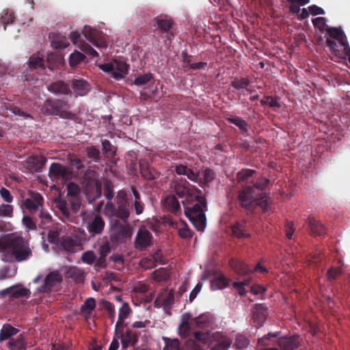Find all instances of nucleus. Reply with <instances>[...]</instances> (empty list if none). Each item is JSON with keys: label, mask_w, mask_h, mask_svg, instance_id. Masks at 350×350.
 <instances>
[{"label": "nucleus", "mask_w": 350, "mask_h": 350, "mask_svg": "<svg viewBox=\"0 0 350 350\" xmlns=\"http://www.w3.org/2000/svg\"><path fill=\"white\" fill-rule=\"evenodd\" d=\"M85 191L88 200L92 202L102 196V185L100 181L94 182L92 185H85Z\"/></svg>", "instance_id": "21"}, {"label": "nucleus", "mask_w": 350, "mask_h": 350, "mask_svg": "<svg viewBox=\"0 0 350 350\" xmlns=\"http://www.w3.org/2000/svg\"><path fill=\"white\" fill-rule=\"evenodd\" d=\"M59 245L68 252H75L80 247L81 241L77 237L65 236L61 238Z\"/></svg>", "instance_id": "22"}, {"label": "nucleus", "mask_w": 350, "mask_h": 350, "mask_svg": "<svg viewBox=\"0 0 350 350\" xmlns=\"http://www.w3.org/2000/svg\"><path fill=\"white\" fill-rule=\"evenodd\" d=\"M152 277L157 282H163L168 279L169 275L164 268H160L152 273Z\"/></svg>", "instance_id": "53"}, {"label": "nucleus", "mask_w": 350, "mask_h": 350, "mask_svg": "<svg viewBox=\"0 0 350 350\" xmlns=\"http://www.w3.org/2000/svg\"><path fill=\"white\" fill-rule=\"evenodd\" d=\"M230 267L240 275H247L252 272L260 271L261 273H266L267 270L265 267L257 264L253 269H250L247 265L238 259L231 258L229 260Z\"/></svg>", "instance_id": "10"}, {"label": "nucleus", "mask_w": 350, "mask_h": 350, "mask_svg": "<svg viewBox=\"0 0 350 350\" xmlns=\"http://www.w3.org/2000/svg\"><path fill=\"white\" fill-rule=\"evenodd\" d=\"M269 182V179L261 178L252 186L246 187L243 189L239 195L241 206L247 210H253L256 206H259L264 211H267L269 202L264 191Z\"/></svg>", "instance_id": "2"}, {"label": "nucleus", "mask_w": 350, "mask_h": 350, "mask_svg": "<svg viewBox=\"0 0 350 350\" xmlns=\"http://www.w3.org/2000/svg\"><path fill=\"white\" fill-rule=\"evenodd\" d=\"M250 81L247 78H236L231 82V85L237 90L247 89Z\"/></svg>", "instance_id": "50"}, {"label": "nucleus", "mask_w": 350, "mask_h": 350, "mask_svg": "<svg viewBox=\"0 0 350 350\" xmlns=\"http://www.w3.org/2000/svg\"><path fill=\"white\" fill-rule=\"evenodd\" d=\"M326 32L330 38L337 40L340 46L343 48L345 47L346 51H350V46L349 45L347 36L340 28L327 27Z\"/></svg>", "instance_id": "18"}, {"label": "nucleus", "mask_w": 350, "mask_h": 350, "mask_svg": "<svg viewBox=\"0 0 350 350\" xmlns=\"http://www.w3.org/2000/svg\"><path fill=\"white\" fill-rule=\"evenodd\" d=\"M105 223L103 217L100 215H95L88 222L87 228L92 235L100 234L105 228Z\"/></svg>", "instance_id": "19"}, {"label": "nucleus", "mask_w": 350, "mask_h": 350, "mask_svg": "<svg viewBox=\"0 0 350 350\" xmlns=\"http://www.w3.org/2000/svg\"><path fill=\"white\" fill-rule=\"evenodd\" d=\"M312 23L314 27L319 29L320 31L323 32L324 31H326L327 28L328 27L326 24V19L325 17H317L312 19Z\"/></svg>", "instance_id": "57"}, {"label": "nucleus", "mask_w": 350, "mask_h": 350, "mask_svg": "<svg viewBox=\"0 0 350 350\" xmlns=\"http://www.w3.org/2000/svg\"><path fill=\"white\" fill-rule=\"evenodd\" d=\"M60 56L55 53H51L48 55L46 62L49 64L47 67L50 70H53L54 64L60 61Z\"/></svg>", "instance_id": "62"}, {"label": "nucleus", "mask_w": 350, "mask_h": 350, "mask_svg": "<svg viewBox=\"0 0 350 350\" xmlns=\"http://www.w3.org/2000/svg\"><path fill=\"white\" fill-rule=\"evenodd\" d=\"M153 21L155 23L154 26L157 27V29L160 30L163 33H167V40H171V37L174 36L173 33H168L173 25V21L171 18L166 15H161L154 17L153 18Z\"/></svg>", "instance_id": "15"}, {"label": "nucleus", "mask_w": 350, "mask_h": 350, "mask_svg": "<svg viewBox=\"0 0 350 350\" xmlns=\"http://www.w3.org/2000/svg\"><path fill=\"white\" fill-rule=\"evenodd\" d=\"M28 68L29 70H44V55H41L39 53L31 55L28 60Z\"/></svg>", "instance_id": "25"}, {"label": "nucleus", "mask_w": 350, "mask_h": 350, "mask_svg": "<svg viewBox=\"0 0 350 350\" xmlns=\"http://www.w3.org/2000/svg\"><path fill=\"white\" fill-rule=\"evenodd\" d=\"M46 159L42 156H33L29 158L27 163L31 170L36 172H40L45 165Z\"/></svg>", "instance_id": "31"}, {"label": "nucleus", "mask_w": 350, "mask_h": 350, "mask_svg": "<svg viewBox=\"0 0 350 350\" xmlns=\"http://www.w3.org/2000/svg\"><path fill=\"white\" fill-rule=\"evenodd\" d=\"M139 165L140 174L144 178L148 180H153L159 178L160 173L154 168H151L146 161L140 160Z\"/></svg>", "instance_id": "20"}, {"label": "nucleus", "mask_w": 350, "mask_h": 350, "mask_svg": "<svg viewBox=\"0 0 350 350\" xmlns=\"http://www.w3.org/2000/svg\"><path fill=\"white\" fill-rule=\"evenodd\" d=\"M193 321L196 327L203 329V331L194 332V340H188L187 345L191 344L196 350H200L201 348L196 344L198 342L202 345H207L211 348V350H219V334L217 332L211 333L215 323L213 315L210 312L203 313L193 319Z\"/></svg>", "instance_id": "1"}, {"label": "nucleus", "mask_w": 350, "mask_h": 350, "mask_svg": "<svg viewBox=\"0 0 350 350\" xmlns=\"http://www.w3.org/2000/svg\"><path fill=\"white\" fill-rule=\"evenodd\" d=\"M41 109L46 115L56 116L63 119L73 120L75 118V115L70 111L69 103L62 99H47Z\"/></svg>", "instance_id": "5"}, {"label": "nucleus", "mask_w": 350, "mask_h": 350, "mask_svg": "<svg viewBox=\"0 0 350 350\" xmlns=\"http://www.w3.org/2000/svg\"><path fill=\"white\" fill-rule=\"evenodd\" d=\"M96 308V300L93 297H89L86 299L83 305H81L80 308V312L82 314H88L90 315L92 312Z\"/></svg>", "instance_id": "39"}, {"label": "nucleus", "mask_w": 350, "mask_h": 350, "mask_svg": "<svg viewBox=\"0 0 350 350\" xmlns=\"http://www.w3.org/2000/svg\"><path fill=\"white\" fill-rule=\"evenodd\" d=\"M104 196L108 202H111L114 196L113 186L112 183L107 180L104 183Z\"/></svg>", "instance_id": "52"}, {"label": "nucleus", "mask_w": 350, "mask_h": 350, "mask_svg": "<svg viewBox=\"0 0 350 350\" xmlns=\"http://www.w3.org/2000/svg\"><path fill=\"white\" fill-rule=\"evenodd\" d=\"M131 312V309L128 303H124L119 309L118 317L120 320H125Z\"/></svg>", "instance_id": "58"}, {"label": "nucleus", "mask_w": 350, "mask_h": 350, "mask_svg": "<svg viewBox=\"0 0 350 350\" xmlns=\"http://www.w3.org/2000/svg\"><path fill=\"white\" fill-rule=\"evenodd\" d=\"M174 302V295L172 290L164 288L157 295L154 300V306L155 308H161V306L165 308L171 307Z\"/></svg>", "instance_id": "16"}, {"label": "nucleus", "mask_w": 350, "mask_h": 350, "mask_svg": "<svg viewBox=\"0 0 350 350\" xmlns=\"http://www.w3.org/2000/svg\"><path fill=\"white\" fill-rule=\"evenodd\" d=\"M153 78L152 74L150 72L146 73L144 75H141L137 77L133 82V84L136 85H142L148 83Z\"/></svg>", "instance_id": "54"}, {"label": "nucleus", "mask_w": 350, "mask_h": 350, "mask_svg": "<svg viewBox=\"0 0 350 350\" xmlns=\"http://www.w3.org/2000/svg\"><path fill=\"white\" fill-rule=\"evenodd\" d=\"M68 194H72L69 200V204L66 201L60 200L57 204V207L62 214L64 222H74L76 219L75 215L79 211L81 206L80 200L75 195L77 193L79 188L75 184L71 183L68 186Z\"/></svg>", "instance_id": "4"}, {"label": "nucleus", "mask_w": 350, "mask_h": 350, "mask_svg": "<svg viewBox=\"0 0 350 350\" xmlns=\"http://www.w3.org/2000/svg\"><path fill=\"white\" fill-rule=\"evenodd\" d=\"M138 334L131 329H127L125 333L123 332V336H116L122 339V345L123 348H126L129 345L135 346L138 342Z\"/></svg>", "instance_id": "27"}, {"label": "nucleus", "mask_w": 350, "mask_h": 350, "mask_svg": "<svg viewBox=\"0 0 350 350\" xmlns=\"http://www.w3.org/2000/svg\"><path fill=\"white\" fill-rule=\"evenodd\" d=\"M18 329L12 327L10 324H4L0 331V341L5 340L11 336L16 335Z\"/></svg>", "instance_id": "37"}, {"label": "nucleus", "mask_w": 350, "mask_h": 350, "mask_svg": "<svg viewBox=\"0 0 350 350\" xmlns=\"http://www.w3.org/2000/svg\"><path fill=\"white\" fill-rule=\"evenodd\" d=\"M151 258L152 260H154L156 266L157 264L165 265L166 263L165 259L163 255L162 251L161 249H158L156 252H153L151 254Z\"/></svg>", "instance_id": "59"}, {"label": "nucleus", "mask_w": 350, "mask_h": 350, "mask_svg": "<svg viewBox=\"0 0 350 350\" xmlns=\"http://www.w3.org/2000/svg\"><path fill=\"white\" fill-rule=\"evenodd\" d=\"M14 216V207L10 204H0V217L12 218Z\"/></svg>", "instance_id": "48"}, {"label": "nucleus", "mask_w": 350, "mask_h": 350, "mask_svg": "<svg viewBox=\"0 0 350 350\" xmlns=\"http://www.w3.org/2000/svg\"><path fill=\"white\" fill-rule=\"evenodd\" d=\"M74 172L59 163H52L49 169V176L51 180L68 181L73 178Z\"/></svg>", "instance_id": "9"}, {"label": "nucleus", "mask_w": 350, "mask_h": 350, "mask_svg": "<svg viewBox=\"0 0 350 350\" xmlns=\"http://www.w3.org/2000/svg\"><path fill=\"white\" fill-rule=\"evenodd\" d=\"M277 344L282 350H294L300 345V337L299 335L279 337Z\"/></svg>", "instance_id": "17"}, {"label": "nucleus", "mask_w": 350, "mask_h": 350, "mask_svg": "<svg viewBox=\"0 0 350 350\" xmlns=\"http://www.w3.org/2000/svg\"><path fill=\"white\" fill-rule=\"evenodd\" d=\"M192 223L196 230L198 231H204L206 227V216L204 213H198L197 215L187 217Z\"/></svg>", "instance_id": "33"}, {"label": "nucleus", "mask_w": 350, "mask_h": 350, "mask_svg": "<svg viewBox=\"0 0 350 350\" xmlns=\"http://www.w3.org/2000/svg\"><path fill=\"white\" fill-rule=\"evenodd\" d=\"M228 120L230 121V122L238 126L242 133L247 132V123L245 120H243L239 117L228 118Z\"/></svg>", "instance_id": "49"}, {"label": "nucleus", "mask_w": 350, "mask_h": 350, "mask_svg": "<svg viewBox=\"0 0 350 350\" xmlns=\"http://www.w3.org/2000/svg\"><path fill=\"white\" fill-rule=\"evenodd\" d=\"M72 87L77 96L86 95L90 90V84L83 79H75L72 81Z\"/></svg>", "instance_id": "26"}, {"label": "nucleus", "mask_w": 350, "mask_h": 350, "mask_svg": "<svg viewBox=\"0 0 350 350\" xmlns=\"http://www.w3.org/2000/svg\"><path fill=\"white\" fill-rule=\"evenodd\" d=\"M69 165L71 168L75 169L77 172H82L85 168L83 161L78 158H71L69 161Z\"/></svg>", "instance_id": "60"}, {"label": "nucleus", "mask_w": 350, "mask_h": 350, "mask_svg": "<svg viewBox=\"0 0 350 350\" xmlns=\"http://www.w3.org/2000/svg\"><path fill=\"white\" fill-rule=\"evenodd\" d=\"M167 208L172 213L178 215L180 213V206L175 196H168L165 199Z\"/></svg>", "instance_id": "34"}, {"label": "nucleus", "mask_w": 350, "mask_h": 350, "mask_svg": "<svg viewBox=\"0 0 350 350\" xmlns=\"http://www.w3.org/2000/svg\"><path fill=\"white\" fill-rule=\"evenodd\" d=\"M250 283H251V278H249L244 280L243 282H234L232 283V285H233V287L235 288L238 291L239 294L241 296H243L247 293L244 286L250 285Z\"/></svg>", "instance_id": "47"}, {"label": "nucleus", "mask_w": 350, "mask_h": 350, "mask_svg": "<svg viewBox=\"0 0 350 350\" xmlns=\"http://www.w3.org/2000/svg\"><path fill=\"white\" fill-rule=\"evenodd\" d=\"M60 231L57 228H53L50 230L48 233L47 239L49 242L55 245H59L61 238H59Z\"/></svg>", "instance_id": "44"}, {"label": "nucleus", "mask_w": 350, "mask_h": 350, "mask_svg": "<svg viewBox=\"0 0 350 350\" xmlns=\"http://www.w3.org/2000/svg\"><path fill=\"white\" fill-rule=\"evenodd\" d=\"M38 217L40 219L39 226H40L42 228H48L52 224V216L48 211L44 210L43 208L40 209Z\"/></svg>", "instance_id": "40"}, {"label": "nucleus", "mask_w": 350, "mask_h": 350, "mask_svg": "<svg viewBox=\"0 0 350 350\" xmlns=\"http://www.w3.org/2000/svg\"><path fill=\"white\" fill-rule=\"evenodd\" d=\"M81 260L83 262L87 263L88 265H92L94 262L96 260V256L92 251H88L84 252L82 254Z\"/></svg>", "instance_id": "63"}, {"label": "nucleus", "mask_w": 350, "mask_h": 350, "mask_svg": "<svg viewBox=\"0 0 350 350\" xmlns=\"http://www.w3.org/2000/svg\"><path fill=\"white\" fill-rule=\"evenodd\" d=\"M111 230V239L118 243H125L133 234L132 227L129 224H123L117 219L112 221Z\"/></svg>", "instance_id": "8"}, {"label": "nucleus", "mask_w": 350, "mask_h": 350, "mask_svg": "<svg viewBox=\"0 0 350 350\" xmlns=\"http://www.w3.org/2000/svg\"><path fill=\"white\" fill-rule=\"evenodd\" d=\"M51 45L54 49H59L67 47L69 43L65 37H57L51 40Z\"/></svg>", "instance_id": "45"}, {"label": "nucleus", "mask_w": 350, "mask_h": 350, "mask_svg": "<svg viewBox=\"0 0 350 350\" xmlns=\"http://www.w3.org/2000/svg\"><path fill=\"white\" fill-rule=\"evenodd\" d=\"M87 157L92 159L95 162H98L100 159V150L95 146H88L85 149Z\"/></svg>", "instance_id": "46"}, {"label": "nucleus", "mask_w": 350, "mask_h": 350, "mask_svg": "<svg viewBox=\"0 0 350 350\" xmlns=\"http://www.w3.org/2000/svg\"><path fill=\"white\" fill-rule=\"evenodd\" d=\"M83 34L85 38L92 44L98 48H106L107 44L103 38V33L91 28L90 26H85Z\"/></svg>", "instance_id": "12"}, {"label": "nucleus", "mask_w": 350, "mask_h": 350, "mask_svg": "<svg viewBox=\"0 0 350 350\" xmlns=\"http://www.w3.org/2000/svg\"><path fill=\"white\" fill-rule=\"evenodd\" d=\"M182 204L186 217L202 213L206 211V200L202 196L200 189L196 190L192 196H189L187 200H183Z\"/></svg>", "instance_id": "6"}, {"label": "nucleus", "mask_w": 350, "mask_h": 350, "mask_svg": "<svg viewBox=\"0 0 350 350\" xmlns=\"http://www.w3.org/2000/svg\"><path fill=\"white\" fill-rule=\"evenodd\" d=\"M327 46L329 49L332 53L336 57L342 58V54L340 51L338 49L336 42L331 39H327L325 41Z\"/></svg>", "instance_id": "55"}, {"label": "nucleus", "mask_w": 350, "mask_h": 350, "mask_svg": "<svg viewBox=\"0 0 350 350\" xmlns=\"http://www.w3.org/2000/svg\"><path fill=\"white\" fill-rule=\"evenodd\" d=\"M342 273V269L337 267H331L327 273V278L329 281L336 280V278Z\"/></svg>", "instance_id": "64"}, {"label": "nucleus", "mask_w": 350, "mask_h": 350, "mask_svg": "<svg viewBox=\"0 0 350 350\" xmlns=\"http://www.w3.org/2000/svg\"><path fill=\"white\" fill-rule=\"evenodd\" d=\"M261 105H268L270 107H280V104L277 99L271 96H267L265 99L260 100Z\"/></svg>", "instance_id": "61"}, {"label": "nucleus", "mask_w": 350, "mask_h": 350, "mask_svg": "<svg viewBox=\"0 0 350 350\" xmlns=\"http://www.w3.org/2000/svg\"><path fill=\"white\" fill-rule=\"evenodd\" d=\"M85 58V56L79 51H75L70 54L69 63L70 66L75 67L81 63Z\"/></svg>", "instance_id": "43"}, {"label": "nucleus", "mask_w": 350, "mask_h": 350, "mask_svg": "<svg viewBox=\"0 0 350 350\" xmlns=\"http://www.w3.org/2000/svg\"><path fill=\"white\" fill-rule=\"evenodd\" d=\"M2 297L9 296L10 299H18L21 297L28 298L30 297L31 291L21 284L14 285L2 290L0 292Z\"/></svg>", "instance_id": "14"}, {"label": "nucleus", "mask_w": 350, "mask_h": 350, "mask_svg": "<svg viewBox=\"0 0 350 350\" xmlns=\"http://www.w3.org/2000/svg\"><path fill=\"white\" fill-rule=\"evenodd\" d=\"M198 189L196 187L191 188L188 183L185 185L177 184L174 187L176 194L180 198H185V200H187V197L192 196Z\"/></svg>", "instance_id": "30"}, {"label": "nucleus", "mask_w": 350, "mask_h": 350, "mask_svg": "<svg viewBox=\"0 0 350 350\" xmlns=\"http://www.w3.org/2000/svg\"><path fill=\"white\" fill-rule=\"evenodd\" d=\"M308 225L311 232L317 236H321L326 232V228L314 219H309Z\"/></svg>", "instance_id": "36"}, {"label": "nucleus", "mask_w": 350, "mask_h": 350, "mask_svg": "<svg viewBox=\"0 0 350 350\" xmlns=\"http://www.w3.org/2000/svg\"><path fill=\"white\" fill-rule=\"evenodd\" d=\"M215 178V173L210 168H206L200 173V186L204 187L208 185Z\"/></svg>", "instance_id": "38"}, {"label": "nucleus", "mask_w": 350, "mask_h": 350, "mask_svg": "<svg viewBox=\"0 0 350 350\" xmlns=\"http://www.w3.org/2000/svg\"><path fill=\"white\" fill-rule=\"evenodd\" d=\"M114 72L112 73V77L119 81L122 79L127 74L129 65L121 60H114Z\"/></svg>", "instance_id": "24"}, {"label": "nucleus", "mask_w": 350, "mask_h": 350, "mask_svg": "<svg viewBox=\"0 0 350 350\" xmlns=\"http://www.w3.org/2000/svg\"><path fill=\"white\" fill-rule=\"evenodd\" d=\"M253 319L258 325H262L267 316V308L262 304H256L253 311Z\"/></svg>", "instance_id": "28"}, {"label": "nucleus", "mask_w": 350, "mask_h": 350, "mask_svg": "<svg viewBox=\"0 0 350 350\" xmlns=\"http://www.w3.org/2000/svg\"><path fill=\"white\" fill-rule=\"evenodd\" d=\"M232 231L234 236L238 238H245L250 236L248 233H246L244 230V226L241 224H235L232 227Z\"/></svg>", "instance_id": "51"}, {"label": "nucleus", "mask_w": 350, "mask_h": 350, "mask_svg": "<svg viewBox=\"0 0 350 350\" xmlns=\"http://www.w3.org/2000/svg\"><path fill=\"white\" fill-rule=\"evenodd\" d=\"M62 281V275L57 271L50 272L44 278V284L38 288L40 293H48Z\"/></svg>", "instance_id": "13"}, {"label": "nucleus", "mask_w": 350, "mask_h": 350, "mask_svg": "<svg viewBox=\"0 0 350 350\" xmlns=\"http://www.w3.org/2000/svg\"><path fill=\"white\" fill-rule=\"evenodd\" d=\"M83 184L85 185H92L94 182H98L99 180L96 177V173L94 170H88L85 172L83 176Z\"/></svg>", "instance_id": "42"}, {"label": "nucleus", "mask_w": 350, "mask_h": 350, "mask_svg": "<svg viewBox=\"0 0 350 350\" xmlns=\"http://www.w3.org/2000/svg\"><path fill=\"white\" fill-rule=\"evenodd\" d=\"M152 235L145 228H140L135 238V247L139 251H144L152 245Z\"/></svg>", "instance_id": "11"}, {"label": "nucleus", "mask_w": 350, "mask_h": 350, "mask_svg": "<svg viewBox=\"0 0 350 350\" xmlns=\"http://www.w3.org/2000/svg\"><path fill=\"white\" fill-rule=\"evenodd\" d=\"M66 277L72 279L77 283L83 284L85 280V273L80 268L70 267L66 271Z\"/></svg>", "instance_id": "29"}, {"label": "nucleus", "mask_w": 350, "mask_h": 350, "mask_svg": "<svg viewBox=\"0 0 350 350\" xmlns=\"http://www.w3.org/2000/svg\"><path fill=\"white\" fill-rule=\"evenodd\" d=\"M255 171L250 169L242 170L237 174V180L239 183H243L254 174Z\"/></svg>", "instance_id": "56"}, {"label": "nucleus", "mask_w": 350, "mask_h": 350, "mask_svg": "<svg viewBox=\"0 0 350 350\" xmlns=\"http://www.w3.org/2000/svg\"><path fill=\"white\" fill-rule=\"evenodd\" d=\"M3 254L2 259L5 262H22L31 256L29 244L20 236L8 237L3 243Z\"/></svg>", "instance_id": "3"}, {"label": "nucleus", "mask_w": 350, "mask_h": 350, "mask_svg": "<svg viewBox=\"0 0 350 350\" xmlns=\"http://www.w3.org/2000/svg\"><path fill=\"white\" fill-rule=\"evenodd\" d=\"M248 336L244 334H237L234 339L232 347L237 350H245L250 345Z\"/></svg>", "instance_id": "32"}, {"label": "nucleus", "mask_w": 350, "mask_h": 350, "mask_svg": "<svg viewBox=\"0 0 350 350\" xmlns=\"http://www.w3.org/2000/svg\"><path fill=\"white\" fill-rule=\"evenodd\" d=\"M47 90L56 95H68L71 94L69 85L62 81L51 83L47 86Z\"/></svg>", "instance_id": "23"}, {"label": "nucleus", "mask_w": 350, "mask_h": 350, "mask_svg": "<svg viewBox=\"0 0 350 350\" xmlns=\"http://www.w3.org/2000/svg\"><path fill=\"white\" fill-rule=\"evenodd\" d=\"M280 332H270L258 339V345L260 347H267L271 345V339L276 338L280 336Z\"/></svg>", "instance_id": "41"}, {"label": "nucleus", "mask_w": 350, "mask_h": 350, "mask_svg": "<svg viewBox=\"0 0 350 350\" xmlns=\"http://www.w3.org/2000/svg\"><path fill=\"white\" fill-rule=\"evenodd\" d=\"M116 206L111 202H107L103 213L105 216L111 218L116 217L124 222H127L130 216L129 202H116Z\"/></svg>", "instance_id": "7"}, {"label": "nucleus", "mask_w": 350, "mask_h": 350, "mask_svg": "<svg viewBox=\"0 0 350 350\" xmlns=\"http://www.w3.org/2000/svg\"><path fill=\"white\" fill-rule=\"evenodd\" d=\"M8 347L11 350H25L27 344L23 335H19L16 339L11 338L8 342Z\"/></svg>", "instance_id": "35"}]
</instances>
